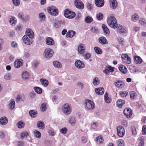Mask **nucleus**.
I'll use <instances>...</instances> for the list:
<instances>
[{
    "instance_id": "f257e3e1",
    "label": "nucleus",
    "mask_w": 146,
    "mask_h": 146,
    "mask_svg": "<svg viewBox=\"0 0 146 146\" xmlns=\"http://www.w3.org/2000/svg\"><path fill=\"white\" fill-rule=\"evenodd\" d=\"M107 23L108 25L111 28L114 29L117 28L118 24L117 21L114 17L110 16L107 19Z\"/></svg>"
},
{
    "instance_id": "f03ea898",
    "label": "nucleus",
    "mask_w": 146,
    "mask_h": 146,
    "mask_svg": "<svg viewBox=\"0 0 146 146\" xmlns=\"http://www.w3.org/2000/svg\"><path fill=\"white\" fill-rule=\"evenodd\" d=\"M54 54V52L52 49L47 48L45 49L43 55L44 58L46 59H49L53 56Z\"/></svg>"
},
{
    "instance_id": "7ed1b4c3",
    "label": "nucleus",
    "mask_w": 146,
    "mask_h": 146,
    "mask_svg": "<svg viewBox=\"0 0 146 146\" xmlns=\"http://www.w3.org/2000/svg\"><path fill=\"white\" fill-rule=\"evenodd\" d=\"M62 110L64 113L66 115H70L72 111L71 105L68 103L64 104L62 106Z\"/></svg>"
},
{
    "instance_id": "20e7f679",
    "label": "nucleus",
    "mask_w": 146,
    "mask_h": 146,
    "mask_svg": "<svg viewBox=\"0 0 146 146\" xmlns=\"http://www.w3.org/2000/svg\"><path fill=\"white\" fill-rule=\"evenodd\" d=\"M47 10L48 13L53 16H56L58 14V9L54 6H51L48 7Z\"/></svg>"
},
{
    "instance_id": "39448f33",
    "label": "nucleus",
    "mask_w": 146,
    "mask_h": 146,
    "mask_svg": "<svg viewBox=\"0 0 146 146\" xmlns=\"http://www.w3.org/2000/svg\"><path fill=\"white\" fill-rule=\"evenodd\" d=\"M65 17L68 19H72L74 18L76 15L75 12L71 11L69 9H66L64 12Z\"/></svg>"
},
{
    "instance_id": "423d86ee",
    "label": "nucleus",
    "mask_w": 146,
    "mask_h": 146,
    "mask_svg": "<svg viewBox=\"0 0 146 146\" xmlns=\"http://www.w3.org/2000/svg\"><path fill=\"white\" fill-rule=\"evenodd\" d=\"M84 105L87 110H92L95 108L94 103L92 101L88 99L86 100Z\"/></svg>"
},
{
    "instance_id": "0eeeda50",
    "label": "nucleus",
    "mask_w": 146,
    "mask_h": 146,
    "mask_svg": "<svg viewBox=\"0 0 146 146\" xmlns=\"http://www.w3.org/2000/svg\"><path fill=\"white\" fill-rule=\"evenodd\" d=\"M121 58L124 63L128 64H131V58L128 55L123 54L121 55Z\"/></svg>"
},
{
    "instance_id": "6e6552de",
    "label": "nucleus",
    "mask_w": 146,
    "mask_h": 146,
    "mask_svg": "<svg viewBox=\"0 0 146 146\" xmlns=\"http://www.w3.org/2000/svg\"><path fill=\"white\" fill-rule=\"evenodd\" d=\"M117 133L118 135L120 137H123L125 134L124 128L121 126H119L117 127Z\"/></svg>"
},
{
    "instance_id": "1a4fd4ad",
    "label": "nucleus",
    "mask_w": 146,
    "mask_h": 146,
    "mask_svg": "<svg viewBox=\"0 0 146 146\" xmlns=\"http://www.w3.org/2000/svg\"><path fill=\"white\" fill-rule=\"evenodd\" d=\"M117 28V32L118 33L123 34L127 33V29L125 27L121 25H118Z\"/></svg>"
},
{
    "instance_id": "9d476101",
    "label": "nucleus",
    "mask_w": 146,
    "mask_h": 146,
    "mask_svg": "<svg viewBox=\"0 0 146 146\" xmlns=\"http://www.w3.org/2000/svg\"><path fill=\"white\" fill-rule=\"evenodd\" d=\"M23 61L22 59H18L15 60L14 62V66L16 68H19L23 65Z\"/></svg>"
},
{
    "instance_id": "9b49d317",
    "label": "nucleus",
    "mask_w": 146,
    "mask_h": 146,
    "mask_svg": "<svg viewBox=\"0 0 146 146\" xmlns=\"http://www.w3.org/2000/svg\"><path fill=\"white\" fill-rule=\"evenodd\" d=\"M123 112L125 117L128 118L131 117L132 114L131 109L129 108L125 109Z\"/></svg>"
},
{
    "instance_id": "f8f14e48",
    "label": "nucleus",
    "mask_w": 146,
    "mask_h": 146,
    "mask_svg": "<svg viewBox=\"0 0 146 146\" xmlns=\"http://www.w3.org/2000/svg\"><path fill=\"white\" fill-rule=\"evenodd\" d=\"M75 5L78 9H83L84 7V5L82 2L80 0H76L74 1Z\"/></svg>"
},
{
    "instance_id": "ddd939ff",
    "label": "nucleus",
    "mask_w": 146,
    "mask_h": 146,
    "mask_svg": "<svg viewBox=\"0 0 146 146\" xmlns=\"http://www.w3.org/2000/svg\"><path fill=\"white\" fill-rule=\"evenodd\" d=\"M76 66L78 68L81 69L84 67V64L83 62L80 60H76L75 62Z\"/></svg>"
},
{
    "instance_id": "4468645a",
    "label": "nucleus",
    "mask_w": 146,
    "mask_h": 146,
    "mask_svg": "<svg viewBox=\"0 0 146 146\" xmlns=\"http://www.w3.org/2000/svg\"><path fill=\"white\" fill-rule=\"evenodd\" d=\"M31 39L28 38L26 35L24 36L23 37V42L27 45H31L32 44V40Z\"/></svg>"
},
{
    "instance_id": "2eb2a0df",
    "label": "nucleus",
    "mask_w": 146,
    "mask_h": 146,
    "mask_svg": "<svg viewBox=\"0 0 146 146\" xmlns=\"http://www.w3.org/2000/svg\"><path fill=\"white\" fill-rule=\"evenodd\" d=\"M8 119L5 116H3L0 118V125H6L8 123Z\"/></svg>"
},
{
    "instance_id": "dca6fc26",
    "label": "nucleus",
    "mask_w": 146,
    "mask_h": 146,
    "mask_svg": "<svg viewBox=\"0 0 146 146\" xmlns=\"http://www.w3.org/2000/svg\"><path fill=\"white\" fill-rule=\"evenodd\" d=\"M115 86L118 88H121L125 86L124 82L120 80H118L114 82Z\"/></svg>"
},
{
    "instance_id": "f3484780",
    "label": "nucleus",
    "mask_w": 146,
    "mask_h": 146,
    "mask_svg": "<svg viewBox=\"0 0 146 146\" xmlns=\"http://www.w3.org/2000/svg\"><path fill=\"white\" fill-rule=\"evenodd\" d=\"M26 34L31 38H33L34 37V33L32 30L30 29H26Z\"/></svg>"
},
{
    "instance_id": "a211bd4d",
    "label": "nucleus",
    "mask_w": 146,
    "mask_h": 146,
    "mask_svg": "<svg viewBox=\"0 0 146 146\" xmlns=\"http://www.w3.org/2000/svg\"><path fill=\"white\" fill-rule=\"evenodd\" d=\"M109 3L110 7L112 9L116 8L118 5L117 2L115 0H110Z\"/></svg>"
},
{
    "instance_id": "6ab92c4d",
    "label": "nucleus",
    "mask_w": 146,
    "mask_h": 146,
    "mask_svg": "<svg viewBox=\"0 0 146 146\" xmlns=\"http://www.w3.org/2000/svg\"><path fill=\"white\" fill-rule=\"evenodd\" d=\"M46 44L49 45H52L54 44V41L51 37H48L46 39Z\"/></svg>"
},
{
    "instance_id": "aec40b11",
    "label": "nucleus",
    "mask_w": 146,
    "mask_h": 146,
    "mask_svg": "<svg viewBox=\"0 0 146 146\" xmlns=\"http://www.w3.org/2000/svg\"><path fill=\"white\" fill-rule=\"evenodd\" d=\"M95 2L96 5L99 7H102L104 4V0H95Z\"/></svg>"
},
{
    "instance_id": "412c9836",
    "label": "nucleus",
    "mask_w": 146,
    "mask_h": 146,
    "mask_svg": "<svg viewBox=\"0 0 146 146\" xmlns=\"http://www.w3.org/2000/svg\"><path fill=\"white\" fill-rule=\"evenodd\" d=\"M9 22L11 25L14 26L16 24L17 22L16 19L14 16H11L9 18Z\"/></svg>"
},
{
    "instance_id": "4be33fe9",
    "label": "nucleus",
    "mask_w": 146,
    "mask_h": 146,
    "mask_svg": "<svg viewBox=\"0 0 146 146\" xmlns=\"http://www.w3.org/2000/svg\"><path fill=\"white\" fill-rule=\"evenodd\" d=\"M95 91L97 94L100 95L104 93V88L100 87L96 88L95 89Z\"/></svg>"
},
{
    "instance_id": "5701e85b",
    "label": "nucleus",
    "mask_w": 146,
    "mask_h": 146,
    "mask_svg": "<svg viewBox=\"0 0 146 146\" xmlns=\"http://www.w3.org/2000/svg\"><path fill=\"white\" fill-rule=\"evenodd\" d=\"M76 120L75 117L70 116L69 117V123H70L72 126H75L76 124Z\"/></svg>"
},
{
    "instance_id": "b1692460",
    "label": "nucleus",
    "mask_w": 146,
    "mask_h": 146,
    "mask_svg": "<svg viewBox=\"0 0 146 146\" xmlns=\"http://www.w3.org/2000/svg\"><path fill=\"white\" fill-rule=\"evenodd\" d=\"M119 70L123 74H126L127 71V69L124 65H121L119 67Z\"/></svg>"
},
{
    "instance_id": "393cba45",
    "label": "nucleus",
    "mask_w": 146,
    "mask_h": 146,
    "mask_svg": "<svg viewBox=\"0 0 146 146\" xmlns=\"http://www.w3.org/2000/svg\"><path fill=\"white\" fill-rule=\"evenodd\" d=\"M15 102L13 99L11 100L8 105V108L11 110H13L15 108Z\"/></svg>"
},
{
    "instance_id": "a878e982",
    "label": "nucleus",
    "mask_w": 146,
    "mask_h": 146,
    "mask_svg": "<svg viewBox=\"0 0 146 146\" xmlns=\"http://www.w3.org/2000/svg\"><path fill=\"white\" fill-rule=\"evenodd\" d=\"M62 21H59L58 20L55 19L54 20V26L56 28L60 27L62 22Z\"/></svg>"
},
{
    "instance_id": "bb28decb",
    "label": "nucleus",
    "mask_w": 146,
    "mask_h": 146,
    "mask_svg": "<svg viewBox=\"0 0 146 146\" xmlns=\"http://www.w3.org/2000/svg\"><path fill=\"white\" fill-rule=\"evenodd\" d=\"M134 58L135 60V63L137 64H141L143 61L141 58L138 56H135L134 57Z\"/></svg>"
},
{
    "instance_id": "cd10ccee",
    "label": "nucleus",
    "mask_w": 146,
    "mask_h": 146,
    "mask_svg": "<svg viewBox=\"0 0 146 146\" xmlns=\"http://www.w3.org/2000/svg\"><path fill=\"white\" fill-rule=\"evenodd\" d=\"M76 34V32L73 31H70L66 33V36L67 38L73 37Z\"/></svg>"
},
{
    "instance_id": "c85d7f7f",
    "label": "nucleus",
    "mask_w": 146,
    "mask_h": 146,
    "mask_svg": "<svg viewBox=\"0 0 146 146\" xmlns=\"http://www.w3.org/2000/svg\"><path fill=\"white\" fill-rule=\"evenodd\" d=\"M125 101L121 99H119L117 102V105L119 108H121L123 105L125 104Z\"/></svg>"
},
{
    "instance_id": "c756f323",
    "label": "nucleus",
    "mask_w": 146,
    "mask_h": 146,
    "mask_svg": "<svg viewBox=\"0 0 146 146\" xmlns=\"http://www.w3.org/2000/svg\"><path fill=\"white\" fill-rule=\"evenodd\" d=\"M98 40L99 42L102 44H107L108 43L107 40L106 38L104 37L100 38H99Z\"/></svg>"
},
{
    "instance_id": "7c9ffc66",
    "label": "nucleus",
    "mask_w": 146,
    "mask_h": 146,
    "mask_svg": "<svg viewBox=\"0 0 146 146\" xmlns=\"http://www.w3.org/2000/svg\"><path fill=\"white\" fill-rule=\"evenodd\" d=\"M85 46H78V51L81 54H83L85 52Z\"/></svg>"
},
{
    "instance_id": "2f4dec72",
    "label": "nucleus",
    "mask_w": 146,
    "mask_h": 146,
    "mask_svg": "<svg viewBox=\"0 0 146 146\" xmlns=\"http://www.w3.org/2000/svg\"><path fill=\"white\" fill-rule=\"evenodd\" d=\"M93 83L95 86L99 84L100 83V81L99 78L97 77H94L93 79Z\"/></svg>"
},
{
    "instance_id": "473e14b6",
    "label": "nucleus",
    "mask_w": 146,
    "mask_h": 146,
    "mask_svg": "<svg viewBox=\"0 0 146 146\" xmlns=\"http://www.w3.org/2000/svg\"><path fill=\"white\" fill-rule=\"evenodd\" d=\"M53 64L54 66L56 68H60L62 67L61 64L58 61H54Z\"/></svg>"
},
{
    "instance_id": "72a5a7b5",
    "label": "nucleus",
    "mask_w": 146,
    "mask_h": 146,
    "mask_svg": "<svg viewBox=\"0 0 146 146\" xmlns=\"http://www.w3.org/2000/svg\"><path fill=\"white\" fill-rule=\"evenodd\" d=\"M102 27L104 33L106 34H109L110 33V31L107 26L104 24H102Z\"/></svg>"
},
{
    "instance_id": "f704fd0d",
    "label": "nucleus",
    "mask_w": 146,
    "mask_h": 146,
    "mask_svg": "<svg viewBox=\"0 0 146 146\" xmlns=\"http://www.w3.org/2000/svg\"><path fill=\"white\" fill-rule=\"evenodd\" d=\"M93 21L92 17L90 16H87L85 18V21L87 23H90Z\"/></svg>"
},
{
    "instance_id": "c9c22d12",
    "label": "nucleus",
    "mask_w": 146,
    "mask_h": 146,
    "mask_svg": "<svg viewBox=\"0 0 146 146\" xmlns=\"http://www.w3.org/2000/svg\"><path fill=\"white\" fill-rule=\"evenodd\" d=\"M41 84L45 87H46L48 84V81L46 79L42 78L40 79Z\"/></svg>"
},
{
    "instance_id": "e433bc0d",
    "label": "nucleus",
    "mask_w": 146,
    "mask_h": 146,
    "mask_svg": "<svg viewBox=\"0 0 146 146\" xmlns=\"http://www.w3.org/2000/svg\"><path fill=\"white\" fill-rule=\"evenodd\" d=\"M46 104V103H44L42 104L40 106V110L42 112H44L47 109Z\"/></svg>"
},
{
    "instance_id": "4c0bfd02",
    "label": "nucleus",
    "mask_w": 146,
    "mask_h": 146,
    "mask_svg": "<svg viewBox=\"0 0 146 146\" xmlns=\"http://www.w3.org/2000/svg\"><path fill=\"white\" fill-rule=\"evenodd\" d=\"M29 114L32 117L34 118L37 116V112L35 110H31L29 111Z\"/></svg>"
},
{
    "instance_id": "58836bf2",
    "label": "nucleus",
    "mask_w": 146,
    "mask_h": 146,
    "mask_svg": "<svg viewBox=\"0 0 146 146\" xmlns=\"http://www.w3.org/2000/svg\"><path fill=\"white\" fill-rule=\"evenodd\" d=\"M18 127L19 129L23 128L25 126V123L22 121L18 122L16 124Z\"/></svg>"
},
{
    "instance_id": "ea45409f",
    "label": "nucleus",
    "mask_w": 146,
    "mask_h": 146,
    "mask_svg": "<svg viewBox=\"0 0 146 146\" xmlns=\"http://www.w3.org/2000/svg\"><path fill=\"white\" fill-rule=\"evenodd\" d=\"M139 18V17L136 14H134L132 15L131 17V20L133 22H136Z\"/></svg>"
},
{
    "instance_id": "a19ab883",
    "label": "nucleus",
    "mask_w": 146,
    "mask_h": 146,
    "mask_svg": "<svg viewBox=\"0 0 146 146\" xmlns=\"http://www.w3.org/2000/svg\"><path fill=\"white\" fill-rule=\"evenodd\" d=\"M104 99L105 102L107 103H109L111 101V99L108 97L107 92H106L104 94Z\"/></svg>"
},
{
    "instance_id": "79ce46f5",
    "label": "nucleus",
    "mask_w": 146,
    "mask_h": 146,
    "mask_svg": "<svg viewBox=\"0 0 146 146\" xmlns=\"http://www.w3.org/2000/svg\"><path fill=\"white\" fill-rule=\"evenodd\" d=\"M22 76L23 79H26L29 78V73L27 72L26 71H25L23 72Z\"/></svg>"
},
{
    "instance_id": "37998d69",
    "label": "nucleus",
    "mask_w": 146,
    "mask_h": 146,
    "mask_svg": "<svg viewBox=\"0 0 146 146\" xmlns=\"http://www.w3.org/2000/svg\"><path fill=\"white\" fill-rule=\"evenodd\" d=\"M94 49L95 52L97 54H101L102 53V51L100 48L96 46L94 47Z\"/></svg>"
},
{
    "instance_id": "c03bdc74",
    "label": "nucleus",
    "mask_w": 146,
    "mask_h": 146,
    "mask_svg": "<svg viewBox=\"0 0 146 146\" xmlns=\"http://www.w3.org/2000/svg\"><path fill=\"white\" fill-rule=\"evenodd\" d=\"M29 133L26 131H24L22 132L20 137L21 139H23L25 137H27Z\"/></svg>"
},
{
    "instance_id": "a18cd8bd",
    "label": "nucleus",
    "mask_w": 146,
    "mask_h": 146,
    "mask_svg": "<svg viewBox=\"0 0 146 146\" xmlns=\"http://www.w3.org/2000/svg\"><path fill=\"white\" fill-rule=\"evenodd\" d=\"M37 126L38 128L43 129L44 127V124L43 122L38 121L37 123Z\"/></svg>"
},
{
    "instance_id": "49530a36",
    "label": "nucleus",
    "mask_w": 146,
    "mask_h": 146,
    "mask_svg": "<svg viewBox=\"0 0 146 146\" xmlns=\"http://www.w3.org/2000/svg\"><path fill=\"white\" fill-rule=\"evenodd\" d=\"M34 89L35 92L37 94H40L42 92V90L41 88L38 87H34Z\"/></svg>"
},
{
    "instance_id": "de8ad7c7",
    "label": "nucleus",
    "mask_w": 146,
    "mask_h": 146,
    "mask_svg": "<svg viewBox=\"0 0 146 146\" xmlns=\"http://www.w3.org/2000/svg\"><path fill=\"white\" fill-rule=\"evenodd\" d=\"M96 140L100 144L103 143L104 140L102 136L100 135L96 137Z\"/></svg>"
},
{
    "instance_id": "09e8293b",
    "label": "nucleus",
    "mask_w": 146,
    "mask_h": 146,
    "mask_svg": "<svg viewBox=\"0 0 146 146\" xmlns=\"http://www.w3.org/2000/svg\"><path fill=\"white\" fill-rule=\"evenodd\" d=\"M119 94L121 97H125L128 94V93L126 91H121Z\"/></svg>"
},
{
    "instance_id": "8fccbe9b",
    "label": "nucleus",
    "mask_w": 146,
    "mask_h": 146,
    "mask_svg": "<svg viewBox=\"0 0 146 146\" xmlns=\"http://www.w3.org/2000/svg\"><path fill=\"white\" fill-rule=\"evenodd\" d=\"M118 146H124V141L122 139L118 140L117 142Z\"/></svg>"
},
{
    "instance_id": "3c124183",
    "label": "nucleus",
    "mask_w": 146,
    "mask_h": 146,
    "mask_svg": "<svg viewBox=\"0 0 146 146\" xmlns=\"http://www.w3.org/2000/svg\"><path fill=\"white\" fill-rule=\"evenodd\" d=\"M96 18L98 20H101L103 19V15L101 13H100L96 15Z\"/></svg>"
},
{
    "instance_id": "603ef678",
    "label": "nucleus",
    "mask_w": 146,
    "mask_h": 146,
    "mask_svg": "<svg viewBox=\"0 0 146 146\" xmlns=\"http://www.w3.org/2000/svg\"><path fill=\"white\" fill-rule=\"evenodd\" d=\"M34 135L37 138H39L41 137V134L40 132L36 130L34 131Z\"/></svg>"
},
{
    "instance_id": "864d4df0",
    "label": "nucleus",
    "mask_w": 146,
    "mask_h": 146,
    "mask_svg": "<svg viewBox=\"0 0 146 146\" xmlns=\"http://www.w3.org/2000/svg\"><path fill=\"white\" fill-rule=\"evenodd\" d=\"M90 29V31L93 33H96L98 31V29L96 26L91 27Z\"/></svg>"
},
{
    "instance_id": "5fc2aeb1",
    "label": "nucleus",
    "mask_w": 146,
    "mask_h": 146,
    "mask_svg": "<svg viewBox=\"0 0 146 146\" xmlns=\"http://www.w3.org/2000/svg\"><path fill=\"white\" fill-rule=\"evenodd\" d=\"M130 98L131 99H134L136 96V93L135 92L132 91L130 92Z\"/></svg>"
},
{
    "instance_id": "6e6d98bb",
    "label": "nucleus",
    "mask_w": 146,
    "mask_h": 146,
    "mask_svg": "<svg viewBox=\"0 0 146 146\" xmlns=\"http://www.w3.org/2000/svg\"><path fill=\"white\" fill-rule=\"evenodd\" d=\"M68 129L66 127H64L60 129V132L63 134H65L67 132Z\"/></svg>"
},
{
    "instance_id": "4d7b16f0",
    "label": "nucleus",
    "mask_w": 146,
    "mask_h": 146,
    "mask_svg": "<svg viewBox=\"0 0 146 146\" xmlns=\"http://www.w3.org/2000/svg\"><path fill=\"white\" fill-rule=\"evenodd\" d=\"M83 56L85 59L88 60L91 57V54L90 53H86L84 54Z\"/></svg>"
},
{
    "instance_id": "13d9d810",
    "label": "nucleus",
    "mask_w": 146,
    "mask_h": 146,
    "mask_svg": "<svg viewBox=\"0 0 146 146\" xmlns=\"http://www.w3.org/2000/svg\"><path fill=\"white\" fill-rule=\"evenodd\" d=\"M39 17L40 19L42 21L44 20L46 18L45 15L43 13H40L39 15Z\"/></svg>"
},
{
    "instance_id": "bf43d9fd",
    "label": "nucleus",
    "mask_w": 146,
    "mask_h": 146,
    "mask_svg": "<svg viewBox=\"0 0 146 146\" xmlns=\"http://www.w3.org/2000/svg\"><path fill=\"white\" fill-rule=\"evenodd\" d=\"M140 23L145 26H146V20L144 19H140L139 20Z\"/></svg>"
},
{
    "instance_id": "052dcab7",
    "label": "nucleus",
    "mask_w": 146,
    "mask_h": 146,
    "mask_svg": "<svg viewBox=\"0 0 146 146\" xmlns=\"http://www.w3.org/2000/svg\"><path fill=\"white\" fill-rule=\"evenodd\" d=\"M131 129L133 135L134 136L137 133L135 127L134 126H132L131 127Z\"/></svg>"
},
{
    "instance_id": "680f3d73",
    "label": "nucleus",
    "mask_w": 146,
    "mask_h": 146,
    "mask_svg": "<svg viewBox=\"0 0 146 146\" xmlns=\"http://www.w3.org/2000/svg\"><path fill=\"white\" fill-rule=\"evenodd\" d=\"M11 75L9 73L6 74L4 76V78L5 80H9L11 79Z\"/></svg>"
},
{
    "instance_id": "e2e57ef3",
    "label": "nucleus",
    "mask_w": 146,
    "mask_h": 146,
    "mask_svg": "<svg viewBox=\"0 0 146 146\" xmlns=\"http://www.w3.org/2000/svg\"><path fill=\"white\" fill-rule=\"evenodd\" d=\"M86 7L88 10L91 11L92 9V4L89 3H86Z\"/></svg>"
},
{
    "instance_id": "0e129e2a",
    "label": "nucleus",
    "mask_w": 146,
    "mask_h": 146,
    "mask_svg": "<svg viewBox=\"0 0 146 146\" xmlns=\"http://www.w3.org/2000/svg\"><path fill=\"white\" fill-rule=\"evenodd\" d=\"M14 5L16 6L19 5L20 4L19 0H12Z\"/></svg>"
},
{
    "instance_id": "69168bd1",
    "label": "nucleus",
    "mask_w": 146,
    "mask_h": 146,
    "mask_svg": "<svg viewBox=\"0 0 146 146\" xmlns=\"http://www.w3.org/2000/svg\"><path fill=\"white\" fill-rule=\"evenodd\" d=\"M142 131L143 132L142 134L143 135L146 134V125H144L142 127Z\"/></svg>"
},
{
    "instance_id": "338daca9",
    "label": "nucleus",
    "mask_w": 146,
    "mask_h": 146,
    "mask_svg": "<svg viewBox=\"0 0 146 146\" xmlns=\"http://www.w3.org/2000/svg\"><path fill=\"white\" fill-rule=\"evenodd\" d=\"M77 85L81 89H82L84 86V84L81 82H78Z\"/></svg>"
},
{
    "instance_id": "774afa93",
    "label": "nucleus",
    "mask_w": 146,
    "mask_h": 146,
    "mask_svg": "<svg viewBox=\"0 0 146 146\" xmlns=\"http://www.w3.org/2000/svg\"><path fill=\"white\" fill-rule=\"evenodd\" d=\"M98 124L96 122H93L92 124H91V126L92 128L94 129H96L97 127Z\"/></svg>"
}]
</instances>
